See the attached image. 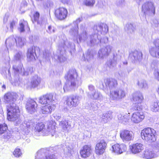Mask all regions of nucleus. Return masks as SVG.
<instances>
[{
    "label": "nucleus",
    "instance_id": "nucleus-1",
    "mask_svg": "<svg viewBox=\"0 0 159 159\" xmlns=\"http://www.w3.org/2000/svg\"><path fill=\"white\" fill-rule=\"evenodd\" d=\"M17 98V95L13 92H8L4 96L5 103L9 104L7 106V119L9 121H15L18 125L21 120L19 118V107L15 103Z\"/></svg>",
    "mask_w": 159,
    "mask_h": 159
},
{
    "label": "nucleus",
    "instance_id": "nucleus-2",
    "mask_svg": "<svg viewBox=\"0 0 159 159\" xmlns=\"http://www.w3.org/2000/svg\"><path fill=\"white\" fill-rule=\"evenodd\" d=\"M77 74L75 70H70L66 76V82L63 89H61L60 93L63 94L65 92L74 90L78 85L77 83Z\"/></svg>",
    "mask_w": 159,
    "mask_h": 159
},
{
    "label": "nucleus",
    "instance_id": "nucleus-3",
    "mask_svg": "<svg viewBox=\"0 0 159 159\" xmlns=\"http://www.w3.org/2000/svg\"><path fill=\"white\" fill-rule=\"evenodd\" d=\"M74 46V44L69 43L67 41H63L59 43L58 47V54L54 55V58L61 62L66 61L67 58L65 57V51L67 48H71Z\"/></svg>",
    "mask_w": 159,
    "mask_h": 159
},
{
    "label": "nucleus",
    "instance_id": "nucleus-4",
    "mask_svg": "<svg viewBox=\"0 0 159 159\" xmlns=\"http://www.w3.org/2000/svg\"><path fill=\"white\" fill-rule=\"evenodd\" d=\"M44 127L43 123L35 124L31 120L25 121L20 125V129L26 133H28L29 129L34 130L39 132L43 130Z\"/></svg>",
    "mask_w": 159,
    "mask_h": 159
},
{
    "label": "nucleus",
    "instance_id": "nucleus-5",
    "mask_svg": "<svg viewBox=\"0 0 159 159\" xmlns=\"http://www.w3.org/2000/svg\"><path fill=\"white\" fill-rule=\"evenodd\" d=\"M141 136L142 139L149 143L155 141L156 140V132L153 129L148 127L142 131Z\"/></svg>",
    "mask_w": 159,
    "mask_h": 159
},
{
    "label": "nucleus",
    "instance_id": "nucleus-6",
    "mask_svg": "<svg viewBox=\"0 0 159 159\" xmlns=\"http://www.w3.org/2000/svg\"><path fill=\"white\" fill-rule=\"evenodd\" d=\"M13 68L15 74V78L16 79L15 83L17 82L18 80H19V74L23 75H27L30 73H31L33 69L32 68L30 67L25 69L23 68L22 64H21L18 66H14Z\"/></svg>",
    "mask_w": 159,
    "mask_h": 159
},
{
    "label": "nucleus",
    "instance_id": "nucleus-7",
    "mask_svg": "<svg viewBox=\"0 0 159 159\" xmlns=\"http://www.w3.org/2000/svg\"><path fill=\"white\" fill-rule=\"evenodd\" d=\"M82 32L80 33L79 35V39L80 42H85L88 45L90 46H92L93 45H91L90 43V38L92 36L93 40H94V34L91 35L89 38L88 37V33L86 31V29L84 25H81L80 26Z\"/></svg>",
    "mask_w": 159,
    "mask_h": 159
},
{
    "label": "nucleus",
    "instance_id": "nucleus-8",
    "mask_svg": "<svg viewBox=\"0 0 159 159\" xmlns=\"http://www.w3.org/2000/svg\"><path fill=\"white\" fill-rule=\"evenodd\" d=\"M102 84L99 87L101 89H104L106 88L110 90L114 89L117 86L118 84L117 80L113 78L106 79L104 80V83L100 82Z\"/></svg>",
    "mask_w": 159,
    "mask_h": 159
},
{
    "label": "nucleus",
    "instance_id": "nucleus-9",
    "mask_svg": "<svg viewBox=\"0 0 159 159\" xmlns=\"http://www.w3.org/2000/svg\"><path fill=\"white\" fill-rule=\"evenodd\" d=\"M56 95L52 93H47L39 98V102L42 104H50L56 102Z\"/></svg>",
    "mask_w": 159,
    "mask_h": 159
},
{
    "label": "nucleus",
    "instance_id": "nucleus-10",
    "mask_svg": "<svg viewBox=\"0 0 159 159\" xmlns=\"http://www.w3.org/2000/svg\"><path fill=\"white\" fill-rule=\"evenodd\" d=\"M81 98L77 95H72L67 97L66 103L68 107L70 108L76 107L80 103Z\"/></svg>",
    "mask_w": 159,
    "mask_h": 159
},
{
    "label": "nucleus",
    "instance_id": "nucleus-11",
    "mask_svg": "<svg viewBox=\"0 0 159 159\" xmlns=\"http://www.w3.org/2000/svg\"><path fill=\"white\" fill-rule=\"evenodd\" d=\"M142 11L145 14L153 16L155 13V7L151 2L144 3L142 6Z\"/></svg>",
    "mask_w": 159,
    "mask_h": 159
},
{
    "label": "nucleus",
    "instance_id": "nucleus-12",
    "mask_svg": "<svg viewBox=\"0 0 159 159\" xmlns=\"http://www.w3.org/2000/svg\"><path fill=\"white\" fill-rule=\"evenodd\" d=\"M125 92L123 89H119L110 91V98L112 100H117L124 98Z\"/></svg>",
    "mask_w": 159,
    "mask_h": 159
},
{
    "label": "nucleus",
    "instance_id": "nucleus-13",
    "mask_svg": "<svg viewBox=\"0 0 159 159\" xmlns=\"http://www.w3.org/2000/svg\"><path fill=\"white\" fill-rule=\"evenodd\" d=\"M112 49V47L110 45H107L101 48L98 52V57L102 59L106 58L110 54Z\"/></svg>",
    "mask_w": 159,
    "mask_h": 159
},
{
    "label": "nucleus",
    "instance_id": "nucleus-14",
    "mask_svg": "<svg viewBox=\"0 0 159 159\" xmlns=\"http://www.w3.org/2000/svg\"><path fill=\"white\" fill-rule=\"evenodd\" d=\"M120 137L123 142L132 140L134 138V134L131 131L126 130H121L120 132Z\"/></svg>",
    "mask_w": 159,
    "mask_h": 159
},
{
    "label": "nucleus",
    "instance_id": "nucleus-15",
    "mask_svg": "<svg viewBox=\"0 0 159 159\" xmlns=\"http://www.w3.org/2000/svg\"><path fill=\"white\" fill-rule=\"evenodd\" d=\"M37 103L34 99H30L27 102L25 107L28 112L33 114L37 111Z\"/></svg>",
    "mask_w": 159,
    "mask_h": 159
},
{
    "label": "nucleus",
    "instance_id": "nucleus-16",
    "mask_svg": "<svg viewBox=\"0 0 159 159\" xmlns=\"http://www.w3.org/2000/svg\"><path fill=\"white\" fill-rule=\"evenodd\" d=\"M107 143L105 140H101L98 141L95 147V152L98 155L102 154L105 151Z\"/></svg>",
    "mask_w": 159,
    "mask_h": 159
},
{
    "label": "nucleus",
    "instance_id": "nucleus-17",
    "mask_svg": "<svg viewBox=\"0 0 159 159\" xmlns=\"http://www.w3.org/2000/svg\"><path fill=\"white\" fill-rule=\"evenodd\" d=\"M94 34L100 35V34H104L107 33L108 30V27L107 25H104L103 27L101 25H94L93 28Z\"/></svg>",
    "mask_w": 159,
    "mask_h": 159
},
{
    "label": "nucleus",
    "instance_id": "nucleus-18",
    "mask_svg": "<svg viewBox=\"0 0 159 159\" xmlns=\"http://www.w3.org/2000/svg\"><path fill=\"white\" fill-rule=\"evenodd\" d=\"M112 148L113 152L117 154L122 153L127 149L126 146L124 143L115 144L112 146Z\"/></svg>",
    "mask_w": 159,
    "mask_h": 159
},
{
    "label": "nucleus",
    "instance_id": "nucleus-19",
    "mask_svg": "<svg viewBox=\"0 0 159 159\" xmlns=\"http://www.w3.org/2000/svg\"><path fill=\"white\" fill-rule=\"evenodd\" d=\"M55 14L57 18L62 20L66 17L67 11L66 8L60 7L55 10Z\"/></svg>",
    "mask_w": 159,
    "mask_h": 159
},
{
    "label": "nucleus",
    "instance_id": "nucleus-20",
    "mask_svg": "<svg viewBox=\"0 0 159 159\" xmlns=\"http://www.w3.org/2000/svg\"><path fill=\"white\" fill-rule=\"evenodd\" d=\"M94 40H93L92 36L90 38V43L91 45H94L95 44L100 43H107L108 42V38L106 37H104L101 39L100 35L97 34H94Z\"/></svg>",
    "mask_w": 159,
    "mask_h": 159
},
{
    "label": "nucleus",
    "instance_id": "nucleus-21",
    "mask_svg": "<svg viewBox=\"0 0 159 159\" xmlns=\"http://www.w3.org/2000/svg\"><path fill=\"white\" fill-rule=\"evenodd\" d=\"M145 116L142 112L136 111L132 114L131 120L133 122L138 123L142 121L144 119Z\"/></svg>",
    "mask_w": 159,
    "mask_h": 159
},
{
    "label": "nucleus",
    "instance_id": "nucleus-22",
    "mask_svg": "<svg viewBox=\"0 0 159 159\" xmlns=\"http://www.w3.org/2000/svg\"><path fill=\"white\" fill-rule=\"evenodd\" d=\"M56 123L53 121L50 122L48 125L47 129L43 131L45 135H51L52 136L54 135L55 133Z\"/></svg>",
    "mask_w": 159,
    "mask_h": 159
},
{
    "label": "nucleus",
    "instance_id": "nucleus-23",
    "mask_svg": "<svg viewBox=\"0 0 159 159\" xmlns=\"http://www.w3.org/2000/svg\"><path fill=\"white\" fill-rule=\"evenodd\" d=\"M143 158L146 159H151L157 157L155 151L152 149H146L142 153V155Z\"/></svg>",
    "mask_w": 159,
    "mask_h": 159
},
{
    "label": "nucleus",
    "instance_id": "nucleus-24",
    "mask_svg": "<svg viewBox=\"0 0 159 159\" xmlns=\"http://www.w3.org/2000/svg\"><path fill=\"white\" fill-rule=\"evenodd\" d=\"M39 49L37 47L34 46L29 48L27 53L28 60L29 61H34L35 60L36 56V50Z\"/></svg>",
    "mask_w": 159,
    "mask_h": 159
},
{
    "label": "nucleus",
    "instance_id": "nucleus-25",
    "mask_svg": "<svg viewBox=\"0 0 159 159\" xmlns=\"http://www.w3.org/2000/svg\"><path fill=\"white\" fill-rule=\"evenodd\" d=\"M7 127L5 124H0V135L4 134L3 138L5 139H9L11 136L9 131H7Z\"/></svg>",
    "mask_w": 159,
    "mask_h": 159
},
{
    "label": "nucleus",
    "instance_id": "nucleus-26",
    "mask_svg": "<svg viewBox=\"0 0 159 159\" xmlns=\"http://www.w3.org/2000/svg\"><path fill=\"white\" fill-rule=\"evenodd\" d=\"M131 152L134 154H136L140 152L143 149V147L142 144L137 143L129 146Z\"/></svg>",
    "mask_w": 159,
    "mask_h": 159
},
{
    "label": "nucleus",
    "instance_id": "nucleus-27",
    "mask_svg": "<svg viewBox=\"0 0 159 159\" xmlns=\"http://www.w3.org/2000/svg\"><path fill=\"white\" fill-rule=\"evenodd\" d=\"M91 152L92 150L90 147L88 145L84 146L80 151L81 157L84 158L89 157Z\"/></svg>",
    "mask_w": 159,
    "mask_h": 159
},
{
    "label": "nucleus",
    "instance_id": "nucleus-28",
    "mask_svg": "<svg viewBox=\"0 0 159 159\" xmlns=\"http://www.w3.org/2000/svg\"><path fill=\"white\" fill-rule=\"evenodd\" d=\"M87 95L89 97L93 100L101 101L103 99L102 94L98 91H95L93 93H88Z\"/></svg>",
    "mask_w": 159,
    "mask_h": 159
},
{
    "label": "nucleus",
    "instance_id": "nucleus-29",
    "mask_svg": "<svg viewBox=\"0 0 159 159\" xmlns=\"http://www.w3.org/2000/svg\"><path fill=\"white\" fill-rule=\"evenodd\" d=\"M55 108L54 103L48 104L43 106L41 108V112L43 114H49L51 113L52 110Z\"/></svg>",
    "mask_w": 159,
    "mask_h": 159
},
{
    "label": "nucleus",
    "instance_id": "nucleus-30",
    "mask_svg": "<svg viewBox=\"0 0 159 159\" xmlns=\"http://www.w3.org/2000/svg\"><path fill=\"white\" fill-rule=\"evenodd\" d=\"M129 57L134 61H139L142 58V54L141 51L135 50L129 54Z\"/></svg>",
    "mask_w": 159,
    "mask_h": 159
},
{
    "label": "nucleus",
    "instance_id": "nucleus-31",
    "mask_svg": "<svg viewBox=\"0 0 159 159\" xmlns=\"http://www.w3.org/2000/svg\"><path fill=\"white\" fill-rule=\"evenodd\" d=\"M44 149L39 150L37 152L35 159H54V156H53V154L52 155H49L48 156H46L45 158L42 159L43 157V155H44Z\"/></svg>",
    "mask_w": 159,
    "mask_h": 159
},
{
    "label": "nucleus",
    "instance_id": "nucleus-32",
    "mask_svg": "<svg viewBox=\"0 0 159 159\" xmlns=\"http://www.w3.org/2000/svg\"><path fill=\"white\" fill-rule=\"evenodd\" d=\"M133 99L134 102L141 103L143 97L142 94L140 92H136L133 94Z\"/></svg>",
    "mask_w": 159,
    "mask_h": 159
},
{
    "label": "nucleus",
    "instance_id": "nucleus-33",
    "mask_svg": "<svg viewBox=\"0 0 159 159\" xmlns=\"http://www.w3.org/2000/svg\"><path fill=\"white\" fill-rule=\"evenodd\" d=\"M41 82L40 78L37 75H35L32 78L30 87L31 88H34L37 87Z\"/></svg>",
    "mask_w": 159,
    "mask_h": 159
},
{
    "label": "nucleus",
    "instance_id": "nucleus-34",
    "mask_svg": "<svg viewBox=\"0 0 159 159\" xmlns=\"http://www.w3.org/2000/svg\"><path fill=\"white\" fill-rule=\"evenodd\" d=\"M59 125L61 127L63 130L66 132H68L71 127L70 124L68 121L66 120L61 121L59 123Z\"/></svg>",
    "mask_w": 159,
    "mask_h": 159
},
{
    "label": "nucleus",
    "instance_id": "nucleus-35",
    "mask_svg": "<svg viewBox=\"0 0 159 159\" xmlns=\"http://www.w3.org/2000/svg\"><path fill=\"white\" fill-rule=\"evenodd\" d=\"M53 5V3L52 0H45L42 2L41 6L43 8L47 10H50Z\"/></svg>",
    "mask_w": 159,
    "mask_h": 159
},
{
    "label": "nucleus",
    "instance_id": "nucleus-36",
    "mask_svg": "<svg viewBox=\"0 0 159 159\" xmlns=\"http://www.w3.org/2000/svg\"><path fill=\"white\" fill-rule=\"evenodd\" d=\"M112 112L111 111H107L106 113L103 114L101 117V121L104 123H106L112 117Z\"/></svg>",
    "mask_w": 159,
    "mask_h": 159
},
{
    "label": "nucleus",
    "instance_id": "nucleus-37",
    "mask_svg": "<svg viewBox=\"0 0 159 159\" xmlns=\"http://www.w3.org/2000/svg\"><path fill=\"white\" fill-rule=\"evenodd\" d=\"M149 53L152 57L159 58V48L158 47L155 46L150 48Z\"/></svg>",
    "mask_w": 159,
    "mask_h": 159
},
{
    "label": "nucleus",
    "instance_id": "nucleus-38",
    "mask_svg": "<svg viewBox=\"0 0 159 159\" xmlns=\"http://www.w3.org/2000/svg\"><path fill=\"white\" fill-rule=\"evenodd\" d=\"M129 113L125 114H119L117 116L119 120L122 123H125L128 121L130 118Z\"/></svg>",
    "mask_w": 159,
    "mask_h": 159
},
{
    "label": "nucleus",
    "instance_id": "nucleus-39",
    "mask_svg": "<svg viewBox=\"0 0 159 159\" xmlns=\"http://www.w3.org/2000/svg\"><path fill=\"white\" fill-rule=\"evenodd\" d=\"M16 37L11 36L6 39V44L7 46L11 48L16 45Z\"/></svg>",
    "mask_w": 159,
    "mask_h": 159
},
{
    "label": "nucleus",
    "instance_id": "nucleus-40",
    "mask_svg": "<svg viewBox=\"0 0 159 159\" xmlns=\"http://www.w3.org/2000/svg\"><path fill=\"white\" fill-rule=\"evenodd\" d=\"M137 84L140 89L147 90L148 88V84L146 81L143 80H141L138 81Z\"/></svg>",
    "mask_w": 159,
    "mask_h": 159
},
{
    "label": "nucleus",
    "instance_id": "nucleus-41",
    "mask_svg": "<svg viewBox=\"0 0 159 159\" xmlns=\"http://www.w3.org/2000/svg\"><path fill=\"white\" fill-rule=\"evenodd\" d=\"M151 110L154 112H159V101L152 102L150 106Z\"/></svg>",
    "mask_w": 159,
    "mask_h": 159
},
{
    "label": "nucleus",
    "instance_id": "nucleus-42",
    "mask_svg": "<svg viewBox=\"0 0 159 159\" xmlns=\"http://www.w3.org/2000/svg\"><path fill=\"white\" fill-rule=\"evenodd\" d=\"M116 75L118 79L123 80L127 77V74L125 71L121 70L119 71Z\"/></svg>",
    "mask_w": 159,
    "mask_h": 159
},
{
    "label": "nucleus",
    "instance_id": "nucleus-43",
    "mask_svg": "<svg viewBox=\"0 0 159 159\" xmlns=\"http://www.w3.org/2000/svg\"><path fill=\"white\" fill-rule=\"evenodd\" d=\"M19 27L18 30L20 32H23L25 31V29L28 27V24L26 21L25 20L20 21L19 23Z\"/></svg>",
    "mask_w": 159,
    "mask_h": 159
},
{
    "label": "nucleus",
    "instance_id": "nucleus-44",
    "mask_svg": "<svg viewBox=\"0 0 159 159\" xmlns=\"http://www.w3.org/2000/svg\"><path fill=\"white\" fill-rule=\"evenodd\" d=\"M78 26H74L70 31V33L71 35L76 37L78 36Z\"/></svg>",
    "mask_w": 159,
    "mask_h": 159
},
{
    "label": "nucleus",
    "instance_id": "nucleus-45",
    "mask_svg": "<svg viewBox=\"0 0 159 159\" xmlns=\"http://www.w3.org/2000/svg\"><path fill=\"white\" fill-rule=\"evenodd\" d=\"M16 45L17 47H22L24 44V39H22L19 36H16Z\"/></svg>",
    "mask_w": 159,
    "mask_h": 159
},
{
    "label": "nucleus",
    "instance_id": "nucleus-46",
    "mask_svg": "<svg viewBox=\"0 0 159 159\" xmlns=\"http://www.w3.org/2000/svg\"><path fill=\"white\" fill-rule=\"evenodd\" d=\"M125 30L127 31L128 33H131L133 32L135 28L131 24H127L125 28Z\"/></svg>",
    "mask_w": 159,
    "mask_h": 159
},
{
    "label": "nucleus",
    "instance_id": "nucleus-47",
    "mask_svg": "<svg viewBox=\"0 0 159 159\" xmlns=\"http://www.w3.org/2000/svg\"><path fill=\"white\" fill-rule=\"evenodd\" d=\"M84 56L85 60L89 61L93 57V52L91 50H89L86 53L85 55Z\"/></svg>",
    "mask_w": 159,
    "mask_h": 159
},
{
    "label": "nucleus",
    "instance_id": "nucleus-48",
    "mask_svg": "<svg viewBox=\"0 0 159 159\" xmlns=\"http://www.w3.org/2000/svg\"><path fill=\"white\" fill-rule=\"evenodd\" d=\"M34 21H37L38 24L41 25L42 24V22H40L39 20H38L39 16V13L38 11H36L34 15Z\"/></svg>",
    "mask_w": 159,
    "mask_h": 159
},
{
    "label": "nucleus",
    "instance_id": "nucleus-49",
    "mask_svg": "<svg viewBox=\"0 0 159 159\" xmlns=\"http://www.w3.org/2000/svg\"><path fill=\"white\" fill-rule=\"evenodd\" d=\"M24 55L21 52L19 51L17 52V53L14 56V57L15 59L16 60H20L22 59Z\"/></svg>",
    "mask_w": 159,
    "mask_h": 159
},
{
    "label": "nucleus",
    "instance_id": "nucleus-50",
    "mask_svg": "<svg viewBox=\"0 0 159 159\" xmlns=\"http://www.w3.org/2000/svg\"><path fill=\"white\" fill-rule=\"evenodd\" d=\"M117 63L112 60H110L107 63V66L110 68H112L116 66Z\"/></svg>",
    "mask_w": 159,
    "mask_h": 159
},
{
    "label": "nucleus",
    "instance_id": "nucleus-51",
    "mask_svg": "<svg viewBox=\"0 0 159 159\" xmlns=\"http://www.w3.org/2000/svg\"><path fill=\"white\" fill-rule=\"evenodd\" d=\"M141 103H135L133 105V107L135 110H140L142 109Z\"/></svg>",
    "mask_w": 159,
    "mask_h": 159
},
{
    "label": "nucleus",
    "instance_id": "nucleus-52",
    "mask_svg": "<svg viewBox=\"0 0 159 159\" xmlns=\"http://www.w3.org/2000/svg\"><path fill=\"white\" fill-rule=\"evenodd\" d=\"M94 0H85L84 2V3L87 6H92L95 3Z\"/></svg>",
    "mask_w": 159,
    "mask_h": 159
},
{
    "label": "nucleus",
    "instance_id": "nucleus-53",
    "mask_svg": "<svg viewBox=\"0 0 159 159\" xmlns=\"http://www.w3.org/2000/svg\"><path fill=\"white\" fill-rule=\"evenodd\" d=\"M51 55V52L48 50H46L43 53V57L47 61L49 60Z\"/></svg>",
    "mask_w": 159,
    "mask_h": 159
},
{
    "label": "nucleus",
    "instance_id": "nucleus-54",
    "mask_svg": "<svg viewBox=\"0 0 159 159\" xmlns=\"http://www.w3.org/2000/svg\"><path fill=\"white\" fill-rule=\"evenodd\" d=\"M13 154L16 157H18L20 156L22 153L20 149L16 148L13 152Z\"/></svg>",
    "mask_w": 159,
    "mask_h": 159
},
{
    "label": "nucleus",
    "instance_id": "nucleus-55",
    "mask_svg": "<svg viewBox=\"0 0 159 159\" xmlns=\"http://www.w3.org/2000/svg\"><path fill=\"white\" fill-rule=\"evenodd\" d=\"M152 25L153 26L156 28L157 30L159 29V20L156 19L154 20Z\"/></svg>",
    "mask_w": 159,
    "mask_h": 159
},
{
    "label": "nucleus",
    "instance_id": "nucleus-56",
    "mask_svg": "<svg viewBox=\"0 0 159 159\" xmlns=\"http://www.w3.org/2000/svg\"><path fill=\"white\" fill-rule=\"evenodd\" d=\"M16 24V22L14 20H12L10 22V30L11 31H13L14 27L15 26Z\"/></svg>",
    "mask_w": 159,
    "mask_h": 159
},
{
    "label": "nucleus",
    "instance_id": "nucleus-57",
    "mask_svg": "<svg viewBox=\"0 0 159 159\" xmlns=\"http://www.w3.org/2000/svg\"><path fill=\"white\" fill-rule=\"evenodd\" d=\"M56 29L53 27L51 26H49L48 29L47 30V31L50 34L52 33H54Z\"/></svg>",
    "mask_w": 159,
    "mask_h": 159
},
{
    "label": "nucleus",
    "instance_id": "nucleus-58",
    "mask_svg": "<svg viewBox=\"0 0 159 159\" xmlns=\"http://www.w3.org/2000/svg\"><path fill=\"white\" fill-rule=\"evenodd\" d=\"M120 58V57L119 56H118L116 54H114L113 55V58L112 60L117 63L119 61Z\"/></svg>",
    "mask_w": 159,
    "mask_h": 159
},
{
    "label": "nucleus",
    "instance_id": "nucleus-59",
    "mask_svg": "<svg viewBox=\"0 0 159 159\" xmlns=\"http://www.w3.org/2000/svg\"><path fill=\"white\" fill-rule=\"evenodd\" d=\"M88 88L89 90L91 93H93L95 91H96L95 90L94 86L92 84H89L88 86Z\"/></svg>",
    "mask_w": 159,
    "mask_h": 159
},
{
    "label": "nucleus",
    "instance_id": "nucleus-60",
    "mask_svg": "<svg viewBox=\"0 0 159 159\" xmlns=\"http://www.w3.org/2000/svg\"><path fill=\"white\" fill-rule=\"evenodd\" d=\"M83 20V18L82 17H81L77 19H76V20L74 21L73 23V24L74 25V26H75L76 25H78V24L79 23H80L81 21Z\"/></svg>",
    "mask_w": 159,
    "mask_h": 159
},
{
    "label": "nucleus",
    "instance_id": "nucleus-61",
    "mask_svg": "<svg viewBox=\"0 0 159 159\" xmlns=\"http://www.w3.org/2000/svg\"><path fill=\"white\" fill-rule=\"evenodd\" d=\"M154 76L155 78L159 81V69H157L155 71Z\"/></svg>",
    "mask_w": 159,
    "mask_h": 159
},
{
    "label": "nucleus",
    "instance_id": "nucleus-62",
    "mask_svg": "<svg viewBox=\"0 0 159 159\" xmlns=\"http://www.w3.org/2000/svg\"><path fill=\"white\" fill-rule=\"evenodd\" d=\"M153 43L156 47L159 48V39H155L153 42Z\"/></svg>",
    "mask_w": 159,
    "mask_h": 159
},
{
    "label": "nucleus",
    "instance_id": "nucleus-63",
    "mask_svg": "<svg viewBox=\"0 0 159 159\" xmlns=\"http://www.w3.org/2000/svg\"><path fill=\"white\" fill-rule=\"evenodd\" d=\"M8 16L7 15H5L3 19V23L5 24L6 23L8 20Z\"/></svg>",
    "mask_w": 159,
    "mask_h": 159
},
{
    "label": "nucleus",
    "instance_id": "nucleus-64",
    "mask_svg": "<svg viewBox=\"0 0 159 159\" xmlns=\"http://www.w3.org/2000/svg\"><path fill=\"white\" fill-rule=\"evenodd\" d=\"M155 147L156 149L159 152V143H156L155 145Z\"/></svg>",
    "mask_w": 159,
    "mask_h": 159
}]
</instances>
